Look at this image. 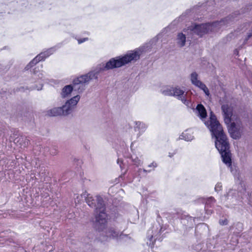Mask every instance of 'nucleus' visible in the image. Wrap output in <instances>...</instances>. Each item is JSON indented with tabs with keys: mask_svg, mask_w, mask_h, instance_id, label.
<instances>
[{
	"mask_svg": "<svg viewBox=\"0 0 252 252\" xmlns=\"http://www.w3.org/2000/svg\"><path fill=\"white\" fill-rule=\"evenodd\" d=\"M180 139H184L187 141H191L194 139V136L190 133L185 132L180 136Z\"/></svg>",
	"mask_w": 252,
	"mask_h": 252,
	"instance_id": "nucleus-29",
	"label": "nucleus"
},
{
	"mask_svg": "<svg viewBox=\"0 0 252 252\" xmlns=\"http://www.w3.org/2000/svg\"><path fill=\"white\" fill-rule=\"evenodd\" d=\"M229 20L230 18L228 16L221 19L220 21L213 22H207L201 24L193 23L188 27V31H189L192 34L197 35L199 37H202L204 35L212 32L214 28L229 24Z\"/></svg>",
	"mask_w": 252,
	"mask_h": 252,
	"instance_id": "nucleus-1",
	"label": "nucleus"
},
{
	"mask_svg": "<svg viewBox=\"0 0 252 252\" xmlns=\"http://www.w3.org/2000/svg\"><path fill=\"white\" fill-rule=\"evenodd\" d=\"M216 201V200L213 197H210L208 198L207 199L206 203L205 205L204 208L206 209V208H211L212 207V204L215 203Z\"/></svg>",
	"mask_w": 252,
	"mask_h": 252,
	"instance_id": "nucleus-31",
	"label": "nucleus"
},
{
	"mask_svg": "<svg viewBox=\"0 0 252 252\" xmlns=\"http://www.w3.org/2000/svg\"><path fill=\"white\" fill-rule=\"evenodd\" d=\"M63 43H59L55 46L48 48L44 52H41L33 58L25 67V70H28L40 61H44L47 58L52 55L57 50L63 46Z\"/></svg>",
	"mask_w": 252,
	"mask_h": 252,
	"instance_id": "nucleus-10",
	"label": "nucleus"
},
{
	"mask_svg": "<svg viewBox=\"0 0 252 252\" xmlns=\"http://www.w3.org/2000/svg\"><path fill=\"white\" fill-rule=\"evenodd\" d=\"M100 77L98 72L96 71L95 68L94 70L90 71L87 74L80 75L73 79L72 84L74 87V91L78 93H82L86 89L90 81L98 79Z\"/></svg>",
	"mask_w": 252,
	"mask_h": 252,
	"instance_id": "nucleus-6",
	"label": "nucleus"
},
{
	"mask_svg": "<svg viewBox=\"0 0 252 252\" xmlns=\"http://www.w3.org/2000/svg\"><path fill=\"white\" fill-rule=\"evenodd\" d=\"M222 185L221 183H218L215 188V190L216 192H218L221 189Z\"/></svg>",
	"mask_w": 252,
	"mask_h": 252,
	"instance_id": "nucleus-40",
	"label": "nucleus"
},
{
	"mask_svg": "<svg viewBox=\"0 0 252 252\" xmlns=\"http://www.w3.org/2000/svg\"><path fill=\"white\" fill-rule=\"evenodd\" d=\"M148 127V126L145 123L140 122H135L134 130L135 131H138V136H140L143 133Z\"/></svg>",
	"mask_w": 252,
	"mask_h": 252,
	"instance_id": "nucleus-20",
	"label": "nucleus"
},
{
	"mask_svg": "<svg viewBox=\"0 0 252 252\" xmlns=\"http://www.w3.org/2000/svg\"><path fill=\"white\" fill-rule=\"evenodd\" d=\"M243 229V223L239 221L233 223V224L229 227V230H234L233 233L236 235L239 234Z\"/></svg>",
	"mask_w": 252,
	"mask_h": 252,
	"instance_id": "nucleus-21",
	"label": "nucleus"
},
{
	"mask_svg": "<svg viewBox=\"0 0 252 252\" xmlns=\"http://www.w3.org/2000/svg\"><path fill=\"white\" fill-rule=\"evenodd\" d=\"M74 91V87L73 85L69 84L65 85L62 90L61 96L63 98H65L69 96L71 93Z\"/></svg>",
	"mask_w": 252,
	"mask_h": 252,
	"instance_id": "nucleus-23",
	"label": "nucleus"
},
{
	"mask_svg": "<svg viewBox=\"0 0 252 252\" xmlns=\"http://www.w3.org/2000/svg\"><path fill=\"white\" fill-rule=\"evenodd\" d=\"M63 43H59L55 46L48 48L44 52H41L33 58L25 67V70H28L40 61H44L47 58L52 55L57 50L63 46Z\"/></svg>",
	"mask_w": 252,
	"mask_h": 252,
	"instance_id": "nucleus-9",
	"label": "nucleus"
},
{
	"mask_svg": "<svg viewBox=\"0 0 252 252\" xmlns=\"http://www.w3.org/2000/svg\"><path fill=\"white\" fill-rule=\"evenodd\" d=\"M50 153L53 156H55L58 153V147L56 146H53L50 150Z\"/></svg>",
	"mask_w": 252,
	"mask_h": 252,
	"instance_id": "nucleus-37",
	"label": "nucleus"
},
{
	"mask_svg": "<svg viewBox=\"0 0 252 252\" xmlns=\"http://www.w3.org/2000/svg\"><path fill=\"white\" fill-rule=\"evenodd\" d=\"M228 220L227 219H224V220H220L219 223L221 225H226L228 224Z\"/></svg>",
	"mask_w": 252,
	"mask_h": 252,
	"instance_id": "nucleus-41",
	"label": "nucleus"
},
{
	"mask_svg": "<svg viewBox=\"0 0 252 252\" xmlns=\"http://www.w3.org/2000/svg\"><path fill=\"white\" fill-rule=\"evenodd\" d=\"M234 54L236 56H238L239 54V51L238 49H236L234 51Z\"/></svg>",
	"mask_w": 252,
	"mask_h": 252,
	"instance_id": "nucleus-47",
	"label": "nucleus"
},
{
	"mask_svg": "<svg viewBox=\"0 0 252 252\" xmlns=\"http://www.w3.org/2000/svg\"><path fill=\"white\" fill-rule=\"evenodd\" d=\"M33 78L40 80L41 82H46L48 80V75L43 70L39 71L36 68L33 70Z\"/></svg>",
	"mask_w": 252,
	"mask_h": 252,
	"instance_id": "nucleus-17",
	"label": "nucleus"
},
{
	"mask_svg": "<svg viewBox=\"0 0 252 252\" xmlns=\"http://www.w3.org/2000/svg\"><path fill=\"white\" fill-rule=\"evenodd\" d=\"M202 244H198L195 246H192V249L196 252H204V251L202 250Z\"/></svg>",
	"mask_w": 252,
	"mask_h": 252,
	"instance_id": "nucleus-34",
	"label": "nucleus"
},
{
	"mask_svg": "<svg viewBox=\"0 0 252 252\" xmlns=\"http://www.w3.org/2000/svg\"><path fill=\"white\" fill-rule=\"evenodd\" d=\"M151 170H146V169H143V171H144V172H145V173H147V172H151Z\"/></svg>",
	"mask_w": 252,
	"mask_h": 252,
	"instance_id": "nucleus-49",
	"label": "nucleus"
},
{
	"mask_svg": "<svg viewBox=\"0 0 252 252\" xmlns=\"http://www.w3.org/2000/svg\"><path fill=\"white\" fill-rule=\"evenodd\" d=\"M89 40V38L88 37H85V38H80V39H77V41H78V44H81L86 41H88Z\"/></svg>",
	"mask_w": 252,
	"mask_h": 252,
	"instance_id": "nucleus-44",
	"label": "nucleus"
},
{
	"mask_svg": "<svg viewBox=\"0 0 252 252\" xmlns=\"http://www.w3.org/2000/svg\"><path fill=\"white\" fill-rule=\"evenodd\" d=\"M39 174L41 177V180L45 181L46 178H47L49 174V172L47 171L45 167H42L40 168Z\"/></svg>",
	"mask_w": 252,
	"mask_h": 252,
	"instance_id": "nucleus-30",
	"label": "nucleus"
},
{
	"mask_svg": "<svg viewBox=\"0 0 252 252\" xmlns=\"http://www.w3.org/2000/svg\"><path fill=\"white\" fill-rule=\"evenodd\" d=\"M215 138V145L219 152L226 151L230 149V145L226 135L222 133L214 137Z\"/></svg>",
	"mask_w": 252,
	"mask_h": 252,
	"instance_id": "nucleus-13",
	"label": "nucleus"
},
{
	"mask_svg": "<svg viewBox=\"0 0 252 252\" xmlns=\"http://www.w3.org/2000/svg\"><path fill=\"white\" fill-rule=\"evenodd\" d=\"M80 99V96L76 95L67 100L62 106L51 109L48 115L50 116H67L73 111Z\"/></svg>",
	"mask_w": 252,
	"mask_h": 252,
	"instance_id": "nucleus-4",
	"label": "nucleus"
},
{
	"mask_svg": "<svg viewBox=\"0 0 252 252\" xmlns=\"http://www.w3.org/2000/svg\"><path fill=\"white\" fill-rule=\"evenodd\" d=\"M101 241H114L118 245H121L130 239V236L114 226L106 227L100 234Z\"/></svg>",
	"mask_w": 252,
	"mask_h": 252,
	"instance_id": "nucleus-2",
	"label": "nucleus"
},
{
	"mask_svg": "<svg viewBox=\"0 0 252 252\" xmlns=\"http://www.w3.org/2000/svg\"><path fill=\"white\" fill-rule=\"evenodd\" d=\"M204 209L206 211V213L207 215H211L213 213V210L211 209H209V208H206V209L204 208Z\"/></svg>",
	"mask_w": 252,
	"mask_h": 252,
	"instance_id": "nucleus-46",
	"label": "nucleus"
},
{
	"mask_svg": "<svg viewBox=\"0 0 252 252\" xmlns=\"http://www.w3.org/2000/svg\"><path fill=\"white\" fill-rule=\"evenodd\" d=\"M179 218L181 220V223L186 226V231L191 230L193 231V227L194 224L196 217H192L186 213L181 214Z\"/></svg>",
	"mask_w": 252,
	"mask_h": 252,
	"instance_id": "nucleus-14",
	"label": "nucleus"
},
{
	"mask_svg": "<svg viewBox=\"0 0 252 252\" xmlns=\"http://www.w3.org/2000/svg\"><path fill=\"white\" fill-rule=\"evenodd\" d=\"M94 217L91 221L94 230L102 232L106 228L107 224L108 215L106 212V208L94 212Z\"/></svg>",
	"mask_w": 252,
	"mask_h": 252,
	"instance_id": "nucleus-8",
	"label": "nucleus"
},
{
	"mask_svg": "<svg viewBox=\"0 0 252 252\" xmlns=\"http://www.w3.org/2000/svg\"><path fill=\"white\" fill-rule=\"evenodd\" d=\"M196 111L197 116L201 119H204L207 116L206 110L205 107L201 103L197 105L196 107Z\"/></svg>",
	"mask_w": 252,
	"mask_h": 252,
	"instance_id": "nucleus-22",
	"label": "nucleus"
},
{
	"mask_svg": "<svg viewBox=\"0 0 252 252\" xmlns=\"http://www.w3.org/2000/svg\"><path fill=\"white\" fill-rule=\"evenodd\" d=\"M250 126H251L252 127V121H251V122L250 123Z\"/></svg>",
	"mask_w": 252,
	"mask_h": 252,
	"instance_id": "nucleus-51",
	"label": "nucleus"
},
{
	"mask_svg": "<svg viewBox=\"0 0 252 252\" xmlns=\"http://www.w3.org/2000/svg\"><path fill=\"white\" fill-rule=\"evenodd\" d=\"M160 36L161 34H158L149 43L133 50L128 51L126 54L122 55L125 65L131 63H135L139 60L141 56L151 49L152 45L158 41Z\"/></svg>",
	"mask_w": 252,
	"mask_h": 252,
	"instance_id": "nucleus-3",
	"label": "nucleus"
},
{
	"mask_svg": "<svg viewBox=\"0 0 252 252\" xmlns=\"http://www.w3.org/2000/svg\"><path fill=\"white\" fill-rule=\"evenodd\" d=\"M252 36V27H251V29L247 32V35L245 36L244 40V43L246 44L247 42V41L251 38Z\"/></svg>",
	"mask_w": 252,
	"mask_h": 252,
	"instance_id": "nucleus-35",
	"label": "nucleus"
},
{
	"mask_svg": "<svg viewBox=\"0 0 252 252\" xmlns=\"http://www.w3.org/2000/svg\"><path fill=\"white\" fill-rule=\"evenodd\" d=\"M175 153H176L175 152L173 153H169V154H168V156H169L170 158H172V157H173L174 156V155L175 154Z\"/></svg>",
	"mask_w": 252,
	"mask_h": 252,
	"instance_id": "nucleus-48",
	"label": "nucleus"
},
{
	"mask_svg": "<svg viewBox=\"0 0 252 252\" xmlns=\"http://www.w3.org/2000/svg\"><path fill=\"white\" fill-rule=\"evenodd\" d=\"M198 88L204 92L206 95L208 96L210 95L209 90L205 84L203 83Z\"/></svg>",
	"mask_w": 252,
	"mask_h": 252,
	"instance_id": "nucleus-32",
	"label": "nucleus"
},
{
	"mask_svg": "<svg viewBox=\"0 0 252 252\" xmlns=\"http://www.w3.org/2000/svg\"><path fill=\"white\" fill-rule=\"evenodd\" d=\"M157 215V223L154 224L152 227L150 228L147 233V237L149 240V243L147 242L151 248L154 247L156 241L158 240L161 241L164 237L165 233H163L165 228H163V226L160 223L159 220L161 218L159 215V212L158 211L156 212Z\"/></svg>",
	"mask_w": 252,
	"mask_h": 252,
	"instance_id": "nucleus-5",
	"label": "nucleus"
},
{
	"mask_svg": "<svg viewBox=\"0 0 252 252\" xmlns=\"http://www.w3.org/2000/svg\"><path fill=\"white\" fill-rule=\"evenodd\" d=\"M206 226V224L204 223L198 224V225H197L194 230V232L196 233L198 229L205 228Z\"/></svg>",
	"mask_w": 252,
	"mask_h": 252,
	"instance_id": "nucleus-38",
	"label": "nucleus"
},
{
	"mask_svg": "<svg viewBox=\"0 0 252 252\" xmlns=\"http://www.w3.org/2000/svg\"><path fill=\"white\" fill-rule=\"evenodd\" d=\"M158 166V164L155 161H153L152 163L148 165L149 167H153V168H155L157 167ZM154 170V169H153Z\"/></svg>",
	"mask_w": 252,
	"mask_h": 252,
	"instance_id": "nucleus-45",
	"label": "nucleus"
},
{
	"mask_svg": "<svg viewBox=\"0 0 252 252\" xmlns=\"http://www.w3.org/2000/svg\"><path fill=\"white\" fill-rule=\"evenodd\" d=\"M21 135L19 133L18 130H16L14 132L13 136H11L10 139L13 141L14 139L18 136H20Z\"/></svg>",
	"mask_w": 252,
	"mask_h": 252,
	"instance_id": "nucleus-42",
	"label": "nucleus"
},
{
	"mask_svg": "<svg viewBox=\"0 0 252 252\" xmlns=\"http://www.w3.org/2000/svg\"><path fill=\"white\" fill-rule=\"evenodd\" d=\"M117 163L119 165L120 168L122 170L123 169V160L122 159L118 158L117 159Z\"/></svg>",
	"mask_w": 252,
	"mask_h": 252,
	"instance_id": "nucleus-43",
	"label": "nucleus"
},
{
	"mask_svg": "<svg viewBox=\"0 0 252 252\" xmlns=\"http://www.w3.org/2000/svg\"><path fill=\"white\" fill-rule=\"evenodd\" d=\"M131 159L132 162L136 166H138L140 163V160L138 158V157H135L134 158L131 156Z\"/></svg>",
	"mask_w": 252,
	"mask_h": 252,
	"instance_id": "nucleus-36",
	"label": "nucleus"
},
{
	"mask_svg": "<svg viewBox=\"0 0 252 252\" xmlns=\"http://www.w3.org/2000/svg\"><path fill=\"white\" fill-rule=\"evenodd\" d=\"M173 96L177 97L178 99L185 95V91L182 90L179 86L173 87Z\"/></svg>",
	"mask_w": 252,
	"mask_h": 252,
	"instance_id": "nucleus-25",
	"label": "nucleus"
},
{
	"mask_svg": "<svg viewBox=\"0 0 252 252\" xmlns=\"http://www.w3.org/2000/svg\"><path fill=\"white\" fill-rule=\"evenodd\" d=\"M13 63H14V60H11L10 61L11 64H12Z\"/></svg>",
	"mask_w": 252,
	"mask_h": 252,
	"instance_id": "nucleus-50",
	"label": "nucleus"
},
{
	"mask_svg": "<svg viewBox=\"0 0 252 252\" xmlns=\"http://www.w3.org/2000/svg\"><path fill=\"white\" fill-rule=\"evenodd\" d=\"M173 87H166L163 88L160 90V92L165 96H173Z\"/></svg>",
	"mask_w": 252,
	"mask_h": 252,
	"instance_id": "nucleus-28",
	"label": "nucleus"
},
{
	"mask_svg": "<svg viewBox=\"0 0 252 252\" xmlns=\"http://www.w3.org/2000/svg\"><path fill=\"white\" fill-rule=\"evenodd\" d=\"M205 125L211 132L212 138L224 133L221 126L212 112L211 113L209 124L208 122H205Z\"/></svg>",
	"mask_w": 252,
	"mask_h": 252,
	"instance_id": "nucleus-11",
	"label": "nucleus"
},
{
	"mask_svg": "<svg viewBox=\"0 0 252 252\" xmlns=\"http://www.w3.org/2000/svg\"><path fill=\"white\" fill-rule=\"evenodd\" d=\"M133 144V143H131V147L132 146V145Z\"/></svg>",
	"mask_w": 252,
	"mask_h": 252,
	"instance_id": "nucleus-52",
	"label": "nucleus"
},
{
	"mask_svg": "<svg viewBox=\"0 0 252 252\" xmlns=\"http://www.w3.org/2000/svg\"><path fill=\"white\" fill-rule=\"evenodd\" d=\"M198 75L196 72H193L190 74V79L192 84L198 88L203 82L198 80Z\"/></svg>",
	"mask_w": 252,
	"mask_h": 252,
	"instance_id": "nucleus-24",
	"label": "nucleus"
},
{
	"mask_svg": "<svg viewBox=\"0 0 252 252\" xmlns=\"http://www.w3.org/2000/svg\"><path fill=\"white\" fill-rule=\"evenodd\" d=\"M228 125V130L231 137L235 140L239 139L242 136L243 128L237 126L235 122L230 123Z\"/></svg>",
	"mask_w": 252,
	"mask_h": 252,
	"instance_id": "nucleus-15",
	"label": "nucleus"
},
{
	"mask_svg": "<svg viewBox=\"0 0 252 252\" xmlns=\"http://www.w3.org/2000/svg\"><path fill=\"white\" fill-rule=\"evenodd\" d=\"M85 200L88 205L91 208L94 209V212L106 208L103 198L100 195L94 197L87 194Z\"/></svg>",
	"mask_w": 252,
	"mask_h": 252,
	"instance_id": "nucleus-12",
	"label": "nucleus"
},
{
	"mask_svg": "<svg viewBox=\"0 0 252 252\" xmlns=\"http://www.w3.org/2000/svg\"><path fill=\"white\" fill-rule=\"evenodd\" d=\"M14 143L18 144L20 146L24 147L27 146L30 143L29 138L26 137L25 135H21L15 138L13 140Z\"/></svg>",
	"mask_w": 252,
	"mask_h": 252,
	"instance_id": "nucleus-19",
	"label": "nucleus"
},
{
	"mask_svg": "<svg viewBox=\"0 0 252 252\" xmlns=\"http://www.w3.org/2000/svg\"><path fill=\"white\" fill-rule=\"evenodd\" d=\"M123 66H125V64L122 55H120L111 58L105 64H98L95 69L100 78H102L105 71L120 68Z\"/></svg>",
	"mask_w": 252,
	"mask_h": 252,
	"instance_id": "nucleus-7",
	"label": "nucleus"
},
{
	"mask_svg": "<svg viewBox=\"0 0 252 252\" xmlns=\"http://www.w3.org/2000/svg\"><path fill=\"white\" fill-rule=\"evenodd\" d=\"M190 12V11L189 10H187L186 11V12L185 13H183L182 15H181L179 18H178V21H182L183 20H185V17H186V16Z\"/></svg>",
	"mask_w": 252,
	"mask_h": 252,
	"instance_id": "nucleus-39",
	"label": "nucleus"
},
{
	"mask_svg": "<svg viewBox=\"0 0 252 252\" xmlns=\"http://www.w3.org/2000/svg\"><path fill=\"white\" fill-rule=\"evenodd\" d=\"M221 155L222 162L228 167L232 165L231 154L230 150L219 152Z\"/></svg>",
	"mask_w": 252,
	"mask_h": 252,
	"instance_id": "nucleus-18",
	"label": "nucleus"
},
{
	"mask_svg": "<svg viewBox=\"0 0 252 252\" xmlns=\"http://www.w3.org/2000/svg\"><path fill=\"white\" fill-rule=\"evenodd\" d=\"M223 115L224 117V121L227 125L232 123V111L227 104H223L221 107Z\"/></svg>",
	"mask_w": 252,
	"mask_h": 252,
	"instance_id": "nucleus-16",
	"label": "nucleus"
},
{
	"mask_svg": "<svg viewBox=\"0 0 252 252\" xmlns=\"http://www.w3.org/2000/svg\"><path fill=\"white\" fill-rule=\"evenodd\" d=\"M177 43L181 47L185 45L186 42V36L182 32L179 33L177 35Z\"/></svg>",
	"mask_w": 252,
	"mask_h": 252,
	"instance_id": "nucleus-26",
	"label": "nucleus"
},
{
	"mask_svg": "<svg viewBox=\"0 0 252 252\" xmlns=\"http://www.w3.org/2000/svg\"><path fill=\"white\" fill-rule=\"evenodd\" d=\"M43 87V84L41 83L39 85V87H38L37 85H33L30 88L26 87V88L24 87H20L16 89V91H21L24 92L25 90H33L36 89L38 91L41 90Z\"/></svg>",
	"mask_w": 252,
	"mask_h": 252,
	"instance_id": "nucleus-27",
	"label": "nucleus"
},
{
	"mask_svg": "<svg viewBox=\"0 0 252 252\" xmlns=\"http://www.w3.org/2000/svg\"><path fill=\"white\" fill-rule=\"evenodd\" d=\"M179 100H180L184 104H185L187 106H189L191 104V101L189 100H188L186 97V94L183 96Z\"/></svg>",
	"mask_w": 252,
	"mask_h": 252,
	"instance_id": "nucleus-33",
	"label": "nucleus"
}]
</instances>
